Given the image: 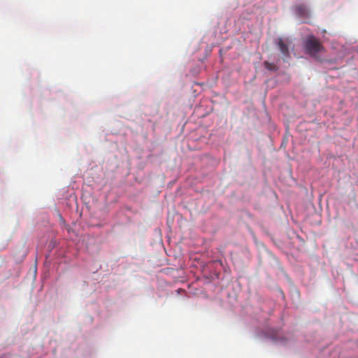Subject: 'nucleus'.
<instances>
[{"label": "nucleus", "instance_id": "nucleus-1", "mask_svg": "<svg viewBox=\"0 0 358 358\" xmlns=\"http://www.w3.org/2000/svg\"><path fill=\"white\" fill-rule=\"evenodd\" d=\"M306 52L313 56L316 57L317 55L322 50L323 46L321 43L315 37L311 36L308 38L304 43Z\"/></svg>", "mask_w": 358, "mask_h": 358}, {"label": "nucleus", "instance_id": "nucleus-2", "mask_svg": "<svg viewBox=\"0 0 358 358\" xmlns=\"http://www.w3.org/2000/svg\"><path fill=\"white\" fill-rule=\"evenodd\" d=\"M292 42L289 39H283L278 38L276 40L275 44L281 52L282 57L284 61H287L290 57V53L289 51V46Z\"/></svg>", "mask_w": 358, "mask_h": 358}, {"label": "nucleus", "instance_id": "nucleus-4", "mask_svg": "<svg viewBox=\"0 0 358 358\" xmlns=\"http://www.w3.org/2000/svg\"><path fill=\"white\" fill-rule=\"evenodd\" d=\"M0 358H3V357H0Z\"/></svg>", "mask_w": 358, "mask_h": 358}, {"label": "nucleus", "instance_id": "nucleus-3", "mask_svg": "<svg viewBox=\"0 0 358 358\" xmlns=\"http://www.w3.org/2000/svg\"><path fill=\"white\" fill-rule=\"evenodd\" d=\"M296 13L301 17H307L308 15V10L306 6L298 5L295 7Z\"/></svg>", "mask_w": 358, "mask_h": 358}]
</instances>
